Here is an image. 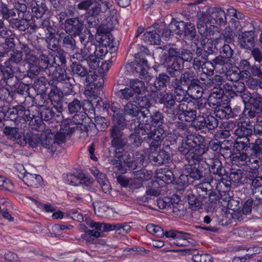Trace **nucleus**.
<instances>
[{"label":"nucleus","instance_id":"16","mask_svg":"<svg viewBox=\"0 0 262 262\" xmlns=\"http://www.w3.org/2000/svg\"><path fill=\"white\" fill-rule=\"evenodd\" d=\"M62 92L57 86H52L49 94V98L58 113L61 112V106L62 99Z\"/></svg>","mask_w":262,"mask_h":262},{"label":"nucleus","instance_id":"61","mask_svg":"<svg viewBox=\"0 0 262 262\" xmlns=\"http://www.w3.org/2000/svg\"><path fill=\"white\" fill-rule=\"evenodd\" d=\"M230 112L231 110L228 107H223L216 104L214 114L216 117L221 119H224L227 118V116L230 114Z\"/></svg>","mask_w":262,"mask_h":262},{"label":"nucleus","instance_id":"47","mask_svg":"<svg viewBox=\"0 0 262 262\" xmlns=\"http://www.w3.org/2000/svg\"><path fill=\"white\" fill-rule=\"evenodd\" d=\"M37 70H44L51 67L48 55L42 53L38 57Z\"/></svg>","mask_w":262,"mask_h":262},{"label":"nucleus","instance_id":"39","mask_svg":"<svg viewBox=\"0 0 262 262\" xmlns=\"http://www.w3.org/2000/svg\"><path fill=\"white\" fill-rule=\"evenodd\" d=\"M197 114L196 110H193L189 108L186 112L180 113L179 118L182 121L189 122L193 121V123L198 118L196 117Z\"/></svg>","mask_w":262,"mask_h":262},{"label":"nucleus","instance_id":"15","mask_svg":"<svg viewBox=\"0 0 262 262\" xmlns=\"http://www.w3.org/2000/svg\"><path fill=\"white\" fill-rule=\"evenodd\" d=\"M165 136V130L159 126L158 127L154 128L152 133H150L149 136H146L145 137V140L152 139V141L150 144V147L157 148L160 144V141Z\"/></svg>","mask_w":262,"mask_h":262},{"label":"nucleus","instance_id":"23","mask_svg":"<svg viewBox=\"0 0 262 262\" xmlns=\"http://www.w3.org/2000/svg\"><path fill=\"white\" fill-rule=\"evenodd\" d=\"M17 10L16 9H10L8 6L2 3L0 6V15H2L4 19L7 20L9 23L12 19L17 16Z\"/></svg>","mask_w":262,"mask_h":262},{"label":"nucleus","instance_id":"3","mask_svg":"<svg viewBox=\"0 0 262 262\" xmlns=\"http://www.w3.org/2000/svg\"><path fill=\"white\" fill-rule=\"evenodd\" d=\"M199 116L193 123V126L198 129L206 127L209 130L216 128L219 124L218 120L212 115H207V108L202 104L198 105Z\"/></svg>","mask_w":262,"mask_h":262},{"label":"nucleus","instance_id":"28","mask_svg":"<svg viewBox=\"0 0 262 262\" xmlns=\"http://www.w3.org/2000/svg\"><path fill=\"white\" fill-rule=\"evenodd\" d=\"M46 41L48 49L53 52H62V49L61 48L59 43V39L56 36H53V35L48 36L46 38Z\"/></svg>","mask_w":262,"mask_h":262},{"label":"nucleus","instance_id":"62","mask_svg":"<svg viewBox=\"0 0 262 262\" xmlns=\"http://www.w3.org/2000/svg\"><path fill=\"white\" fill-rule=\"evenodd\" d=\"M82 50L84 52L83 54L85 55L86 58L93 57L96 56L97 46L95 44L90 42L85 45Z\"/></svg>","mask_w":262,"mask_h":262},{"label":"nucleus","instance_id":"63","mask_svg":"<svg viewBox=\"0 0 262 262\" xmlns=\"http://www.w3.org/2000/svg\"><path fill=\"white\" fill-rule=\"evenodd\" d=\"M25 60L30 67V70L37 71L38 57L33 53L25 57Z\"/></svg>","mask_w":262,"mask_h":262},{"label":"nucleus","instance_id":"27","mask_svg":"<svg viewBox=\"0 0 262 262\" xmlns=\"http://www.w3.org/2000/svg\"><path fill=\"white\" fill-rule=\"evenodd\" d=\"M51 67L55 68V70L53 73L54 79L61 82L67 79L68 76L65 70L61 68L59 63L55 62L54 64H52Z\"/></svg>","mask_w":262,"mask_h":262},{"label":"nucleus","instance_id":"48","mask_svg":"<svg viewBox=\"0 0 262 262\" xmlns=\"http://www.w3.org/2000/svg\"><path fill=\"white\" fill-rule=\"evenodd\" d=\"M192 251V253L193 254L192 259L194 262H212L210 255L206 253L195 254V249H193Z\"/></svg>","mask_w":262,"mask_h":262},{"label":"nucleus","instance_id":"9","mask_svg":"<svg viewBox=\"0 0 262 262\" xmlns=\"http://www.w3.org/2000/svg\"><path fill=\"white\" fill-rule=\"evenodd\" d=\"M13 34L12 31L9 28H5V29L0 31V36L3 37H5V43L2 46V52L3 57L5 54H7L10 51H13L15 47V43L14 38L11 37Z\"/></svg>","mask_w":262,"mask_h":262},{"label":"nucleus","instance_id":"60","mask_svg":"<svg viewBox=\"0 0 262 262\" xmlns=\"http://www.w3.org/2000/svg\"><path fill=\"white\" fill-rule=\"evenodd\" d=\"M249 148L254 154H262V139L258 138L254 142L250 143Z\"/></svg>","mask_w":262,"mask_h":262},{"label":"nucleus","instance_id":"58","mask_svg":"<svg viewBox=\"0 0 262 262\" xmlns=\"http://www.w3.org/2000/svg\"><path fill=\"white\" fill-rule=\"evenodd\" d=\"M188 203L193 210L200 209L202 205V201L196 198L193 194H190L187 198Z\"/></svg>","mask_w":262,"mask_h":262},{"label":"nucleus","instance_id":"46","mask_svg":"<svg viewBox=\"0 0 262 262\" xmlns=\"http://www.w3.org/2000/svg\"><path fill=\"white\" fill-rule=\"evenodd\" d=\"M55 112L53 108L41 106L40 117L41 119L46 121L52 120L55 116Z\"/></svg>","mask_w":262,"mask_h":262},{"label":"nucleus","instance_id":"7","mask_svg":"<svg viewBox=\"0 0 262 262\" xmlns=\"http://www.w3.org/2000/svg\"><path fill=\"white\" fill-rule=\"evenodd\" d=\"M123 136L122 128L121 126L114 125L110 129L111 144L116 148V152H122V148L126 145V142Z\"/></svg>","mask_w":262,"mask_h":262},{"label":"nucleus","instance_id":"56","mask_svg":"<svg viewBox=\"0 0 262 262\" xmlns=\"http://www.w3.org/2000/svg\"><path fill=\"white\" fill-rule=\"evenodd\" d=\"M146 230L148 232L157 237H161L164 235V230L159 226L149 224L146 226Z\"/></svg>","mask_w":262,"mask_h":262},{"label":"nucleus","instance_id":"8","mask_svg":"<svg viewBox=\"0 0 262 262\" xmlns=\"http://www.w3.org/2000/svg\"><path fill=\"white\" fill-rule=\"evenodd\" d=\"M65 32L73 36L79 35L83 29V22L78 17L67 18L63 24Z\"/></svg>","mask_w":262,"mask_h":262},{"label":"nucleus","instance_id":"17","mask_svg":"<svg viewBox=\"0 0 262 262\" xmlns=\"http://www.w3.org/2000/svg\"><path fill=\"white\" fill-rule=\"evenodd\" d=\"M148 158L153 164L160 166L167 163L170 159V156L165 150H161L159 152H151L149 155Z\"/></svg>","mask_w":262,"mask_h":262},{"label":"nucleus","instance_id":"45","mask_svg":"<svg viewBox=\"0 0 262 262\" xmlns=\"http://www.w3.org/2000/svg\"><path fill=\"white\" fill-rule=\"evenodd\" d=\"M170 29L172 32H175L176 34L181 35L183 33L184 28H185V23L184 21H178L173 18L169 25Z\"/></svg>","mask_w":262,"mask_h":262},{"label":"nucleus","instance_id":"33","mask_svg":"<svg viewBox=\"0 0 262 262\" xmlns=\"http://www.w3.org/2000/svg\"><path fill=\"white\" fill-rule=\"evenodd\" d=\"M23 59V53L21 51H15L11 54L10 57L5 61L4 64L12 69V63H19Z\"/></svg>","mask_w":262,"mask_h":262},{"label":"nucleus","instance_id":"42","mask_svg":"<svg viewBox=\"0 0 262 262\" xmlns=\"http://www.w3.org/2000/svg\"><path fill=\"white\" fill-rule=\"evenodd\" d=\"M77 130L80 132V137L82 139H85L89 136H92L93 131L95 130V126L92 125L81 124L77 126Z\"/></svg>","mask_w":262,"mask_h":262},{"label":"nucleus","instance_id":"13","mask_svg":"<svg viewBox=\"0 0 262 262\" xmlns=\"http://www.w3.org/2000/svg\"><path fill=\"white\" fill-rule=\"evenodd\" d=\"M198 22L197 27L200 34H204L205 27L208 26V24L213 23L212 22L213 19L212 14L206 12L200 11L197 14Z\"/></svg>","mask_w":262,"mask_h":262},{"label":"nucleus","instance_id":"10","mask_svg":"<svg viewBox=\"0 0 262 262\" xmlns=\"http://www.w3.org/2000/svg\"><path fill=\"white\" fill-rule=\"evenodd\" d=\"M21 174L23 175L22 177L20 176H19V177L22 179L24 183L28 186L37 188L43 185V180L39 174L30 173L27 172L26 171H25V172Z\"/></svg>","mask_w":262,"mask_h":262},{"label":"nucleus","instance_id":"18","mask_svg":"<svg viewBox=\"0 0 262 262\" xmlns=\"http://www.w3.org/2000/svg\"><path fill=\"white\" fill-rule=\"evenodd\" d=\"M254 32L253 31H245L238 36V41L241 47L251 50L254 46Z\"/></svg>","mask_w":262,"mask_h":262},{"label":"nucleus","instance_id":"49","mask_svg":"<svg viewBox=\"0 0 262 262\" xmlns=\"http://www.w3.org/2000/svg\"><path fill=\"white\" fill-rule=\"evenodd\" d=\"M98 6L101 8V5L93 0H86L83 1L77 5V8L79 10H84L89 11L90 9H92L95 6Z\"/></svg>","mask_w":262,"mask_h":262},{"label":"nucleus","instance_id":"43","mask_svg":"<svg viewBox=\"0 0 262 262\" xmlns=\"http://www.w3.org/2000/svg\"><path fill=\"white\" fill-rule=\"evenodd\" d=\"M212 19L217 24L222 25L226 22V13L221 9H218L212 13Z\"/></svg>","mask_w":262,"mask_h":262},{"label":"nucleus","instance_id":"34","mask_svg":"<svg viewBox=\"0 0 262 262\" xmlns=\"http://www.w3.org/2000/svg\"><path fill=\"white\" fill-rule=\"evenodd\" d=\"M13 76V71L11 68L0 63V83L1 84H3V82H5L6 79L12 78Z\"/></svg>","mask_w":262,"mask_h":262},{"label":"nucleus","instance_id":"6","mask_svg":"<svg viewBox=\"0 0 262 262\" xmlns=\"http://www.w3.org/2000/svg\"><path fill=\"white\" fill-rule=\"evenodd\" d=\"M72 72L74 75H76L81 77H86L85 82L90 84L92 83V85L97 88V93L100 91L102 87V82H99L98 83L94 82V80L96 79V75L89 74L87 69L78 63H72L71 65Z\"/></svg>","mask_w":262,"mask_h":262},{"label":"nucleus","instance_id":"31","mask_svg":"<svg viewBox=\"0 0 262 262\" xmlns=\"http://www.w3.org/2000/svg\"><path fill=\"white\" fill-rule=\"evenodd\" d=\"M250 139L247 137H237L234 143V148L237 151H242L245 150L247 151V146H249Z\"/></svg>","mask_w":262,"mask_h":262},{"label":"nucleus","instance_id":"52","mask_svg":"<svg viewBox=\"0 0 262 262\" xmlns=\"http://www.w3.org/2000/svg\"><path fill=\"white\" fill-rule=\"evenodd\" d=\"M209 186L210 184L207 182L200 183L196 186V191L200 199H203L206 197Z\"/></svg>","mask_w":262,"mask_h":262},{"label":"nucleus","instance_id":"14","mask_svg":"<svg viewBox=\"0 0 262 262\" xmlns=\"http://www.w3.org/2000/svg\"><path fill=\"white\" fill-rule=\"evenodd\" d=\"M85 222L90 227L95 228L101 232H107L115 230L117 228V224H106L104 223L94 222L89 217L85 216Z\"/></svg>","mask_w":262,"mask_h":262},{"label":"nucleus","instance_id":"55","mask_svg":"<svg viewBox=\"0 0 262 262\" xmlns=\"http://www.w3.org/2000/svg\"><path fill=\"white\" fill-rule=\"evenodd\" d=\"M34 1L37 6L32 8V12L35 17L40 18L45 13L48 9L42 2H41L40 4H38V2L37 0Z\"/></svg>","mask_w":262,"mask_h":262},{"label":"nucleus","instance_id":"35","mask_svg":"<svg viewBox=\"0 0 262 262\" xmlns=\"http://www.w3.org/2000/svg\"><path fill=\"white\" fill-rule=\"evenodd\" d=\"M14 111L16 112L17 115L24 116L23 119H25L26 122L30 121L35 117L33 114H31L30 110H25V107L22 105L16 106V107L13 108V111H11L10 113H14Z\"/></svg>","mask_w":262,"mask_h":262},{"label":"nucleus","instance_id":"40","mask_svg":"<svg viewBox=\"0 0 262 262\" xmlns=\"http://www.w3.org/2000/svg\"><path fill=\"white\" fill-rule=\"evenodd\" d=\"M97 105L100 106H101V103H102L103 104L102 107L104 108H105L108 113L112 115V117L114 116V115H115V114L120 112V109L118 107V104L114 102L104 103L101 99H100V100H98L97 101Z\"/></svg>","mask_w":262,"mask_h":262},{"label":"nucleus","instance_id":"36","mask_svg":"<svg viewBox=\"0 0 262 262\" xmlns=\"http://www.w3.org/2000/svg\"><path fill=\"white\" fill-rule=\"evenodd\" d=\"M3 133L9 138L15 140L18 144L19 140H20L22 137V136L19 134L14 126H5L3 130Z\"/></svg>","mask_w":262,"mask_h":262},{"label":"nucleus","instance_id":"54","mask_svg":"<svg viewBox=\"0 0 262 262\" xmlns=\"http://www.w3.org/2000/svg\"><path fill=\"white\" fill-rule=\"evenodd\" d=\"M69 122V120H65L61 122L60 130L59 133L63 134L65 137L66 135L72 134L74 130V127L71 126L74 124H70Z\"/></svg>","mask_w":262,"mask_h":262},{"label":"nucleus","instance_id":"11","mask_svg":"<svg viewBox=\"0 0 262 262\" xmlns=\"http://www.w3.org/2000/svg\"><path fill=\"white\" fill-rule=\"evenodd\" d=\"M223 89L228 93L231 97L238 96L239 94L242 93L245 89L243 82L238 81L232 83H225L223 84Z\"/></svg>","mask_w":262,"mask_h":262},{"label":"nucleus","instance_id":"64","mask_svg":"<svg viewBox=\"0 0 262 262\" xmlns=\"http://www.w3.org/2000/svg\"><path fill=\"white\" fill-rule=\"evenodd\" d=\"M170 80L168 75L166 74L163 73L159 75L158 77L156 78L155 82V85L156 87L161 88L166 86V84Z\"/></svg>","mask_w":262,"mask_h":262},{"label":"nucleus","instance_id":"25","mask_svg":"<svg viewBox=\"0 0 262 262\" xmlns=\"http://www.w3.org/2000/svg\"><path fill=\"white\" fill-rule=\"evenodd\" d=\"M254 132V127L249 123H243L234 131L237 137H248L252 136Z\"/></svg>","mask_w":262,"mask_h":262},{"label":"nucleus","instance_id":"41","mask_svg":"<svg viewBox=\"0 0 262 262\" xmlns=\"http://www.w3.org/2000/svg\"><path fill=\"white\" fill-rule=\"evenodd\" d=\"M130 88L133 92L138 94H141L146 91V87L143 81L138 79H133L129 82Z\"/></svg>","mask_w":262,"mask_h":262},{"label":"nucleus","instance_id":"12","mask_svg":"<svg viewBox=\"0 0 262 262\" xmlns=\"http://www.w3.org/2000/svg\"><path fill=\"white\" fill-rule=\"evenodd\" d=\"M40 136L38 134H35L30 129L24 133V135L18 141V144L24 146L28 143L30 146L34 147L40 143Z\"/></svg>","mask_w":262,"mask_h":262},{"label":"nucleus","instance_id":"37","mask_svg":"<svg viewBox=\"0 0 262 262\" xmlns=\"http://www.w3.org/2000/svg\"><path fill=\"white\" fill-rule=\"evenodd\" d=\"M156 110L154 107H151L149 108H145L141 111V116L140 118L142 119V121L144 123H152L154 119L153 113L156 112Z\"/></svg>","mask_w":262,"mask_h":262},{"label":"nucleus","instance_id":"38","mask_svg":"<svg viewBox=\"0 0 262 262\" xmlns=\"http://www.w3.org/2000/svg\"><path fill=\"white\" fill-rule=\"evenodd\" d=\"M226 81L225 83H232L239 81L240 78L239 70L237 68L235 70L230 69L228 70L225 75Z\"/></svg>","mask_w":262,"mask_h":262},{"label":"nucleus","instance_id":"2","mask_svg":"<svg viewBox=\"0 0 262 262\" xmlns=\"http://www.w3.org/2000/svg\"><path fill=\"white\" fill-rule=\"evenodd\" d=\"M66 138L61 133H55L51 129L45 128L41 133L40 143L50 152L53 154L58 151L62 144L66 142Z\"/></svg>","mask_w":262,"mask_h":262},{"label":"nucleus","instance_id":"4","mask_svg":"<svg viewBox=\"0 0 262 262\" xmlns=\"http://www.w3.org/2000/svg\"><path fill=\"white\" fill-rule=\"evenodd\" d=\"M188 164H185L183 169V172L194 180H200L204 176V172L202 168L200 167L201 162H203L202 157H198L189 155L186 157Z\"/></svg>","mask_w":262,"mask_h":262},{"label":"nucleus","instance_id":"59","mask_svg":"<svg viewBox=\"0 0 262 262\" xmlns=\"http://www.w3.org/2000/svg\"><path fill=\"white\" fill-rule=\"evenodd\" d=\"M181 235L179 238H176L174 239L172 244L179 247L187 246L189 243L188 239L190 234L181 232Z\"/></svg>","mask_w":262,"mask_h":262},{"label":"nucleus","instance_id":"30","mask_svg":"<svg viewBox=\"0 0 262 262\" xmlns=\"http://www.w3.org/2000/svg\"><path fill=\"white\" fill-rule=\"evenodd\" d=\"M224 91L222 89L214 88L212 92L210 94L208 98L209 104L215 106L220 103V100L223 96Z\"/></svg>","mask_w":262,"mask_h":262},{"label":"nucleus","instance_id":"29","mask_svg":"<svg viewBox=\"0 0 262 262\" xmlns=\"http://www.w3.org/2000/svg\"><path fill=\"white\" fill-rule=\"evenodd\" d=\"M144 36V40L150 45H159L161 41L160 36L156 30L146 32Z\"/></svg>","mask_w":262,"mask_h":262},{"label":"nucleus","instance_id":"19","mask_svg":"<svg viewBox=\"0 0 262 262\" xmlns=\"http://www.w3.org/2000/svg\"><path fill=\"white\" fill-rule=\"evenodd\" d=\"M156 100L168 108H172L176 105L173 96L170 93L164 92L158 93L156 97Z\"/></svg>","mask_w":262,"mask_h":262},{"label":"nucleus","instance_id":"53","mask_svg":"<svg viewBox=\"0 0 262 262\" xmlns=\"http://www.w3.org/2000/svg\"><path fill=\"white\" fill-rule=\"evenodd\" d=\"M183 33L185 36L188 39H192L194 38L196 34L194 25L191 23H185Z\"/></svg>","mask_w":262,"mask_h":262},{"label":"nucleus","instance_id":"44","mask_svg":"<svg viewBox=\"0 0 262 262\" xmlns=\"http://www.w3.org/2000/svg\"><path fill=\"white\" fill-rule=\"evenodd\" d=\"M124 112L125 115H129L131 117H136L140 110L139 107L130 102H128L124 107Z\"/></svg>","mask_w":262,"mask_h":262},{"label":"nucleus","instance_id":"22","mask_svg":"<svg viewBox=\"0 0 262 262\" xmlns=\"http://www.w3.org/2000/svg\"><path fill=\"white\" fill-rule=\"evenodd\" d=\"M180 52L176 49L172 47H166L163 51L162 55L161 64L169 63L172 59L179 57Z\"/></svg>","mask_w":262,"mask_h":262},{"label":"nucleus","instance_id":"1","mask_svg":"<svg viewBox=\"0 0 262 262\" xmlns=\"http://www.w3.org/2000/svg\"><path fill=\"white\" fill-rule=\"evenodd\" d=\"M208 147L205 143L204 138L200 135H189L182 145L179 151L186 157L189 154L193 157H202L208 150Z\"/></svg>","mask_w":262,"mask_h":262},{"label":"nucleus","instance_id":"20","mask_svg":"<svg viewBox=\"0 0 262 262\" xmlns=\"http://www.w3.org/2000/svg\"><path fill=\"white\" fill-rule=\"evenodd\" d=\"M101 9L98 6H95L92 9H90L87 12V16L85 18L86 23L88 25V27H94L96 26L99 23L98 15L100 14Z\"/></svg>","mask_w":262,"mask_h":262},{"label":"nucleus","instance_id":"32","mask_svg":"<svg viewBox=\"0 0 262 262\" xmlns=\"http://www.w3.org/2000/svg\"><path fill=\"white\" fill-rule=\"evenodd\" d=\"M19 16L17 14L16 18L10 21L9 25L12 28H16L21 31H25L29 28V24L26 19H19Z\"/></svg>","mask_w":262,"mask_h":262},{"label":"nucleus","instance_id":"57","mask_svg":"<svg viewBox=\"0 0 262 262\" xmlns=\"http://www.w3.org/2000/svg\"><path fill=\"white\" fill-rule=\"evenodd\" d=\"M140 123L139 124V134L140 133L149 136L150 133H152V124L150 123H144L141 118H140Z\"/></svg>","mask_w":262,"mask_h":262},{"label":"nucleus","instance_id":"24","mask_svg":"<svg viewBox=\"0 0 262 262\" xmlns=\"http://www.w3.org/2000/svg\"><path fill=\"white\" fill-rule=\"evenodd\" d=\"M59 37L62 39V47L67 50L74 51L77 48L76 41L72 35H66L64 32H61L59 34Z\"/></svg>","mask_w":262,"mask_h":262},{"label":"nucleus","instance_id":"5","mask_svg":"<svg viewBox=\"0 0 262 262\" xmlns=\"http://www.w3.org/2000/svg\"><path fill=\"white\" fill-rule=\"evenodd\" d=\"M216 40L211 39L196 38L194 39L193 43L196 47L195 54L196 55H203L204 58H207L208 55L212 54L216 49Z\"/></svg>","mask_w":262,"mask_h":262},{"label":"nucleus","instance_id":"26","mask_svg":"<svg viewBox=\"0 0 262 262\" xmlns=\"http://www.w3.org/2000/svg\"><path fill=\"white\" fill-rule=\"evenodd\" d=\"M178 201L176 202L174 199L171 208L173 215L178 217H182L185 215L186 213V208L183 202L177 199Z\"/></svg>","mask_w":262,"mask_h":262},{"label":"nucleus","instance_id":"51","mask_svg":"<svg viewBox=\"0 0 262 262\" xmlns=\"http://www.w3.org/2000/svg\"><path fill=\"white\" fill-rule=\"evenodd\" d=\"M93 206L95 213L100 216L105 215L106 212L109 209L108 206L101 202L93 203Z\"/></svg>","mask_w":262,"mask_h":262},{"label":"nucleus","instance_id":"50","mask_svg":"<svg viewBox=\"0 0 262 262\" xmlns=\"http://www.w3.org/2000/svg\"><path fill=\"white\" fill-rule=\"evenodd\" d=\"M14 123L15 126L14 127L16 128V130H17L19 135H21V134H23L24 135V133H25L26 130H29L27 127V122L25 119H23V118L16 119Z\"/></svg>","mask_w":262,"mask_h":262},{"label":"nucleus","instance_id":"21","mask_svg":"<svg viewBox=\"0 0 262 262\" xmlns=\"http://www.w3.org/2000/svg\"><path fill=\"white\" fill-rule=\"evenodd\" d=\"M184 69V62L180 58H175L172 63L166 68L167 73L171 77H177Z\"/></svg>","mask_w":262,"mask_h":262}]
</instances>
